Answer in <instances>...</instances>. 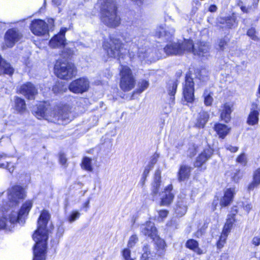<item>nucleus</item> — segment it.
<instances>
[{
	"label": "nucleus",
	"instance_id": "18",
	"mask_svg": "<svg viewBox=\"0 0 260 260\" xmlns=\"http://www.w3.org/2000/svg\"><path fill=\"white\" fill-rule=\"evenodd\" d=\"M209 46L205 42H200L194 45L188 51V52H192L194 55L200 56H207L209 53Z\"/></svg>",
	"mask_w": 260,
	"mask_h": 260
},
{
	"label": "nucleus",
	"instance_id": "28",
	"mask_svg": "<svg viewBox=\"0 0 260 260\" xmlns=\"http://www.w3.org/2000/svg\"><path fill=\"white\" fill-rule=\"evenodd\" d=\"M260 185V168H258L253 172L252 175V181L249 183L247 187L249 192L252 191L254 188Z\"/></svg>",
	"mask_w": 260,
	"mask_h": 260
},
{
	"label": "nucleus",
	"instance_id": "4",
	"mask_svg": "<svg viewBox=\"0 0 260 260\" xmlns=\"http://www.w3.org/2000/svg\"><path fill=\"white\" fill-rule=\"evenodd\" d=\"M31 207V202L28 201L23 204L19 212L12 211L9 214V219L5 216H0V229L11 231L16 223L23 224L24 217L28 214Z\"/></svg>",
	"mask_w": 260,
	"mask_h": 260
},
{
	"label": "nucleus",
	"instance_id": "36",
	"mask_svg": "<svg viewBox=\"0 0 260 260\" xmlns=\"http://www.w3.org/2000/svg\"><path fill=\"white\" fill-rule=\"evenodd\" d=\"M155 240V243L157 248L158 255L161 256L164 254L165 252V247L166 246L165 242L163 239L157 237V236Z\"/></svg>",
	"mask_w": 260,
	"mask_h": 260
},
{
	"label": "nucleus",
	"instance_id": "14",
	"mask_svg": "<svg viewBox=\"0 0 260 260\" xmlns=\"http://www.w3.org/2000/svg\"><path fill=\"white\" fill-rule=\"evenodd\" d=\"M89 87V82L86 78H81L72 82L69 86L71 91L76 93H83Z\"/></svg>",
	"mask_w": 260,
	"mask_h": 260
},
{
	"label": "nucleus",
	"instance_id": "62",
	"mask_svg": "<svg viewBox=\"0 0 260 260\" xmlns=\"http://www.w3.org/2000/svg\"><path fill=\"white\" fill-rule=\"evenodd\" d=\"M217 10V7L215 5H211L209 8V11L211 12H214Z\"/></svg>",
	"mask_w": 260,
	"mask_h": 260
},
{
	"label": "nucleus",
	"instance_id": "49",
	"mask_svg": "<svg viewBox=\"0 0 260 260\" xmlns=\"http://www.w3.org/2000/svg\"><path fill=\"white\" fill-rule=\"evenodd\" d=\"M122 255L125 260H134L131 257V250L125 248L123 250Z\"/></svg>",
	"mask_w": 260,
	"mask_h": 260
},
{
	"label": "nucleus",
	"instance_id": "25",
	"mask_svg": "<svg viewBox=\"0 0 260 260\" xmlns=\"http://www.w3.org/2000/svg\"><path fill=\"white\" fill-rule=\"evenodd\" d=\"M161 185V176L159 171L155 172L153 181L151 184V195L156 197L159 192Z\"/></svg>",
	"mask_w": 260,
	"mask_h": 260
},
{
	"label": "nucleus",
	"instance_id": "31",
	"mask_svg": "<svg viewBox=\"0 0 260 260\" xmlns=\"http://www.w3.org/2000/svg\"><path fill=\"white\" fill-rule=\"evenodd\" d=\"M209 118V114L205 111H201L199 114L196 126L199 128H203Z\"/></svg>",
	"mask_w": 260,
	"mask_h": 260
},
{
	"label": "nucleus",
	"instance_id": "52",
	"mask_svg": "<svg viewBox=\"0 0 260 260\" xmlns=\"http://www.w3.org/2000/svg\"><path fill=\"white\" fill-rule=\"evenodd\" d=\"M52 90L55 93L63 92V89H62V87H61V84L59 83L55 84L53 87Z\"/></svg>",
	"mask_w": 260,
	"mask_h": 260
},
{
	"label": "nucleus",
	"instance_id": "32",
	"mask_svg": "<svg viewBox=\"0 0 260 260\" xmlns=\"http://www.w3.org/2000/svg\"><path fill=\"white\" fill-rule=\"evenodd\" d=\"M14 107L15 110L19 113H22L26 110V104L24 99L18 96L14 98Z\"/></svg>",
	"mask_w": 260,
	"mask_h": 260
},
{
	"label": "nucleus",
	"instance_id": "23",
	"mask_svg": "<svg viewBox=\"0 0 260 260\" xmlns=\"http://www.w3.org/2000/svg\"><path fill=\"white\" fill-rule=\"evenodd\" d=\"M232 105L225 103L221 106L219 109L220 117L225 122L228 123L231 119V114L232 112Z\"/></svg>",
	"mask_w": 260,
	"mask_h": 260
},
{
	"label": "nucleus",
	"instance_id": "35",
	"mask_svg": "<svg viewBox=\"0 0 260 260\" xmlns=\"http://www.w3.org/2000/svg\"><path fill=\"white\" fill-rule=\"evenodd\" d=\"M186 246L198 254L203 253L202 250L199 247L198 242L195 240L189 239L187 240L186 243Z\"/></svg>",
	"mask_w": 260,
	"mask_h": 260
},
{
	"label": "nucleus",
	"instance_id": "5",
	"mask_svg": "<svg viewBox=\"0 0 260 260\" xmlns=\"http://www.w3.org/2000/svg\"><path fill=\"white\" fill-rule=\"evenodd\" d=\"M120 87L124 91L132 89L135 85V79L131 69L126 66H121L119 69Z\"/></svg>",
	"mask_w": 260,
	"mask_h": 260
},
{
	"label": "nucleus",
	"instance_id": "19",
	"mask_svg": "<svg viewBox=\"0 0 260 260\" xmlns=\"http://www.w3.org/2000/svg\"><path fill=\"white\" fill-rule=\"evenodd\" d=\"M141 233L145 236L150 237L153 240L156 238L157 232L154 224L150 221L147 222L141 226Z\"/></svg>",
	"mask_w": 260,
	"mask_h": 260
},
{
	"label": "nucleus",
	"instance_id": "30",
	"mask_svg": "<svg viewBox=\"0 0 260 260\" xmlns=\"http://www.w3.org/2000/svg\"><path fill=\"white\" fill-rule=\"evenodd\" d=\"M178 84L176 81H171L168 84V92L170 96L169 104L173 105L175 101V94Z\"/></svg>",
	"mask_w": 260,
	"mask_h": 260
},
{
	"label": "nucleus",
	"instance_id": "43",
	"mask_svg": "<svg viewBox=\"0 0 260 260\" xmlns=\"http://www.w3.org/2000/svg\"><path fill=\"white\" fill-rule=\"evenodd\" d=\"M229 233H224V231H222L221 235L220 237V239L217 242V247L219 248H222L225 243Z\"/></svg>",
	"mask_w": 260,
	"mask_h": 260
},
{
	"label": "nucleus",
	"instance_id": "29",
	"mask_svg": "<svg viewBox=\"0 0 260 260\" xmlns=\"http://www.w3.org/2000/svg\"><path fill=\"white\" fill-rule=\"evenodd\" d=\"M8 158L7 155L0 153V168L7 169L9 172L12 173L14 170V166L12 163L7 161Z\"/></svg>",
	"mask_w": 260,
	"mask_h": 260
},
{
	"label": "nucleus",
	"instance_id": "27",
	"mask_svg": "<svg viewBox=\"0 0 260 260\" xmlns=\"http://www.w3.org/2000/svg\"><path fill=\"white\" fill-rule=\"evenodd\" d=\"M213 128L219 137L221 139H224L230 130V128L227 125L219 123H215Z\"/></svg>",
	"mask_w": 260,
	"mask_h": 260
},
{
	"label": "nucleus",
	"instance_id": "56",
	"mask_svg": "<svg viewBox=\"0 0 260 260\" xmlns=\"http://www.w3.org/2000/svg\"><path fill=\"white\" fill-rule=\"evenodd\" d=\"M64 228L63 227V226H59L58 229H57V236H58L59 237H60L61 236H62L63 233H64Z\"/></svg>",
	"mask_w": 260,
	"mask_h": 260
},
{
	"label": "nucleus",
	"instance_id": "58",
	"mask_svg": "<svg viewBox=\"0 0 260 260\" xmlns=\"http://www.w3.org/2000/svg\"><path fill=\"white\" fill-rule=\"evenodd\" d=\"M235 23V20L234 19H229L227 20H226V26L228 27H231Z\"/></svg>",
	"mask_w": 260,
	"mask_h": 260
},
{
	"label": "nucleus",
	"instance_id": "11",
	"mask_svg": "<svg viewBox=\"0 0 260 260\" xmlns=\"http://www.w3.org/2000/svg\"><path fill=\"white\" fill-rule=\"evenodd\" d=\"M153 48L146 47L139 48L137 52V57L142 63L151 62L158 59L159 56L154 52Z\"/></svg>",
	"mask_w": 260,
	"mask_h": 260
},
{
	"label": "nucleus",
	"instance_id": "47",
	"mask_svg": "<svg viewBox=\"0 0 260 260\" xmlns=\"http://www.w3.org/2000/svg\"><path fill=\"white\" fill-rule=\"evenodd\" d=\"M255 28L252 27L248 30L247 32V35L252 40L254 41L258 40V38L255 35Z\"/></svg>",
	"mask_w": 260,
	"mask_h": 260
},
{
	"label": "nucleus",
	"instance_id": "55",
	"mask_svg": "<svg viewBox=\"0 0 260 260\" xmlns=\"http://www.w3.org/2000/svg\"><path fill=\"white\" fill-rule=\"evenodd\" d=\"M67 161L66 155L64 154H60L59 155V161L60 163L62 165H66Z\"/></svg>",
	"mask_w": 260,
	"mask_h": 260
},
{
	"label": "nucleus",
	"instance_id": "7",
	"mask_svg": "<svg viewBox=\"0 0 260 260\" xmlns=\"http://www.w3.org/2000/svg\"><path fill=\"white\" fill-rule=\"evenodd\" d=\"M9 205H4L2 209L8 210V207H13L18 204L19 201L23 199L25 197V192L23 187L19 185H14L7 190Z\"/></svg>",
	"mask_w": 260,
	"mask_h": 260
},
{
	"label": "nucleus",
	"instance_id": "20",
	"mask_svg": "<svg viewBox=\"0 0 260 260\" xmlns=\"http://www.w3.org/2000/svg\"><path fill=\"white\" fill-rule=\"evenodd\" d=\"M213 151L210 148H207L197 157L194 162L195 167H201L212 156Z\"/></svg>",
	"mask_w": 260,
	"mask_h": 260
},
{
	"label": "nucleus",
	"instance_id": "63",
	"mask_svg": "<svg viewBox=\"0 0 260 260\" xmlns=\"http://www.w3.org/2000/svg\"><path fill=\"white\" fill-rule=\"evenodd\" d=\"M217 204H218V199H216V200L214 199L213 201L212 205V210L213 211L215 210L216 206H217Z\"/></svg>",
	"mask_w": 260,
	"mask_h": 260
},
{
	"label": "nucleus",
	"instance_id": "61",
	"mask_svg": "<svg viewBox=\"0 0 260 260\" xmlns=\"http://www.w3.org/2000/svg\"><path fill=\"white\" fill-rule=\"evenodd\" d=\"M121 37L123 39L125 43H128L131 41V39L129 38H126V35L122 34Z\"/></svg>",
	"mask_w": 260,
	"mask_h": 260
},
{
	"label": "nucleus",
	"instance_id": "15",
	"mask_svg": "<svg viewBox=\"0 0 260 260\" xmlns=\"http://www.w3.org/2000/svg\"><path fill=\"white\" fill-rule=\"evenodd\" d=\"M22 35L19 31L16 28H11L8 30L5 35L6 45L8 47H12L15 44L19 41Z\"/></svg>",
	"mask_w": 260,
	"mask_h": 260
},
{
	"label": "nucleus",
	"instance_id": "37",
	"mask_svg": "<svg viewBox=\"0 0 260 260\" xmlns=\"http://www.w3.org/2000/svg\"><path fill=\"white\" fill-rule=\"evenodd\" d=\"M82 168L88 171L91 172L92 171V167L91 165V159L88 157H84L83 158L82 164Z\"/></svg>",
	"mask_w": 260,
	"mask_h": 260
},
{
	"label": "nucleus",
	"instance_id": "6",
	"mask_svg": "<svg viewBox=\"0 0 260 260\" xmlns=\"http://www.w3.org/2000/svg\"><path fill=\"white\" fill-rule=\"evenodd\" d=\"M54 73L58 78L68 80L71 79L76 73L75 67L72 63L58 60L54 66Z\"/></svg>",
	"mask_w": 260,
	"mask_h": 260
},
{
	"label": "nucleus",
	"instance_id": "60",
	"mask_svg": "<svg viewBox=\"0 0 260 260\" xmlns=\"http://www.w3.org/2000/svg\"><path fill=\"white\" fill-rule=\"evenodd\" d=\"M48 25L50 27V29H51L54 26V20L53 19H52V18H49L48 19Z\"/></svg>",
	"mask_w": 260,
	"mask_h": 260
},
{
	"label": "nucleus",
	"instance_id": "26",
	"mask_svg": "<svg viewBox=\"0 0 260 260\" xmlns=\"http://www.w3.org/2000/svg\"><path fill=\"white\" fill-rule=\"evenodd\" d=\"M143 253L141 260H155L156 252L152 250V248L149 245H145L143 247Z\"/></svg>",
	"mask_w": 260,
	"mask_h": 260
},
{
	"label": "nucleus",
	"instance_id": "53",
	"mask_svg": "<svg viewBox=\"0 0 260 260\" xmlns=\"http://www.w3.org/2000/svg\"><path fill=\"white\" fill-rule=\"evenodd\" d=\"M226 44L227 41L225 39H222L219 41L218 46L221 50H223L225 48Z\"/></svg>",
	"mask_w": 260,
	"mask_h": 260
},
{
	"label": "nucleus",
	"instance_id": "51",
	"mask_svg": "<svg viewBox=\"0 0 260 260\" xmlns=\"http://www.w3.org/2000/svg\"><path fill=\"white\" fill-rule=\"evenodd\" d=\"M225 148L226 150H229L230 152L232 153H235L237 152L238 149L239 147L237 146H233L230 144H226L225 145Z\"/></svg>",
	"mask_w": 260,
	"mask_h": 260
},
{
	"label": "nucleus",
	"instance_id": "9",
	"mask_svg": "<svg viewBox=\"0 0 260 260\" xmlns=\"http://www.w3.org/2000/svg\"><path fill=\"white\" fill-rule=\"evenodd\" d=\"M192 47V41L184 40L182 43H172L168 44L163 50L168 55H181L185 52H188Z\"/></svg>",
	"mask_w": 260,
	"mask_h": 260
},
{
	"label": "nucleus",
	"instance_id": "8",
	"mask_svg": "<svg viewBox=\"0 0 260 260\" xmlns=\"http://www.w3.org/2000/svg\"><path fill=\"white\" fill-rule=\"evenodd\" d=\"M109 39V42H105L103 44V47L106 50L108 55L113 58L120 57L123 44L119 36L113 35L110 36Z\"/></svg>",
	"mask_w": 260,
	"mask_h": 260
},
{
	"label": "nucleus",
	"instance_id": "24",
	"mask_svg": "<svg viewBox=\"0 0 260 260\" xmlns=\"http://www.w3.org/2000/svg\"><path fill=\"white\" fill-rule=\"evenodd\" d=\"M235 194V188H229L224 192V196L221 199L220 205L221 207H226L230 205L233 201Z\"/></svg>",
	"mask_w": 260,
	"mask_h": 260
},
{
	"label": "nucleus",
	"instance_id": "40",
	"mask_svg": "<svg viewBox=\"0 0 260 260\" xmlns=\"http://www.w3.org/2000/svg\"><path fill=\"white\" fill-rule=\"evenodd\" d=\"M238 206L240 210H243L247 213L252 208L251 204L247 201L238 203Z\"/></svg>",
	"mask_w": 260,
	"mask_h": 260
},
{
	"label": "nucleus",
	"instance_id": "42",
	"mask_svg": "<svg viewBox=\"0 0 260 260\" xmlns=\"http://www.w3.org/2000/svg\"><path fill=\"white\" fill-rule=\"evenodd\" d=\"M80 216V213L78 211H73L69 215L68 220L69 222L72 223L78 219Z\"/></svg>",
	"mask_w": 260,
	"mask_h": 260
},
{
	"label": "nucleus",
	"instance_id": "57",
	"mask_svg": "<svg viewBox=\"0 0 260 260\" xmlns=\"http://www.w3.org/2000/svg\"><path fill=\"white\" fill-rule=\"evenodd\" d=\"M252 243L255 246H258L260 244V237H254L252 239Z\"/></svg>",
	"mask_w": 260,
	"mask_h": 260
},
{
	"label": "nucleus",
	"instance_id": "22",
	"mask_svg": "<svg viewBox=\"0 0 260 260\" xmlns=\"http://www.w3.org/2000/svg\"><path fill=\"white\" fill-rule=\"evenodd\" d=\"M175 29L173 28H164L162 26L157 27L155 30V36L158 38H162L164 40L168 41L172 38L174 35Z\"/></svg>",
	"mask_w": 260,
	"mask_h": 260
},
{
	"label": "nucleus",
	"instance_id": "41",
	"mask_svg": "<svg viewBox=\"0 0 260 260\" xmlns=\"http://www.w3.org/2000/svg\"><path fill=\"white\" fill-rule=\"evenodd\" d=\"M159 157V154L157 153H155L150 158V160L145 167L147 169H149V170H151L154 167V165L157 161L158 158Z\"/></svg>",
	"mask_w": 260,
	"mask_h": 260
},
{
	"label": "nucleus",
	"instance_id": "33",
	"mask_svg": "<svg viewBox=\"0 0 260 260\" xmlns=\"http://www.w3.org/2000/svg\"><path fill=\"white\" fill-rule=\"evenodd\" d=\"M191 168L188 166H181L178 172V179L179 181H183L188 178L190 175Z\"/></svg>",
	"mask_w": 260,
	"mask_h": 260
},
{
	"label": "nucleus",
	"instance_id": "21",
	"mask_svg": "<svg viewBox=\"0 0 260 260\" xmlns=\"http://www.w3.org/2000/svg\"><path fill=\"white\" fill-rule=\"evenodd\" d=\"M173 189L172 185L170 184L165 188V191L161 194V206L169 205L174 199V196L171 192Z\"/></svg>",
	"mask_w": 260,
	"mask_h": 260
},
{
	"label": "nucleus",
	"instance_id": "17",
	"mask_svg": "<svg viewBox=\"0 0 260 260\" xmlns=\"http://www.w3.org/2000/svg\"><path fill=\"white\" fill-rule=\"evenodd\" d=\"M260 108L256 103H252L247 119V123L249 125H254L258 123Z\"/></svg>",
	"mask_w": 260,
	"mask_h": 260
},
{
	"label": "nucleus",
	"instance_id": "38",
	"mask_svg": "<svg viewBox=\"0 0 260 260\" xmlns=\"http://www.w3.org/2000/svg\"><path fill=\"white\" fill-rule=\"evenodd\" d=\"M235 221V219L233 216H231V217H229L226 221V223L224 224L223 227V231H224V233H230L231 230L233 226V224Z\"/></svg>",
	"mask_w": 260,
	"mask_h": 260
},
{
	"label": "nucleus",
	"instance_id": "46",
	"mask_svg": "<svg viewBox=\"0 0 260 260\" xmlns=\"http://www.w3.org/2000/svg\"><path fill=\"white\" fill-rule=\"evenodd\" d=\"M150 171L149 169L145 168L144 171L142 174L140 181L139 182V184L143 187L145 183V181L146 180V178L148 176Z\"/></svg>",
	"mask_w": 260,
	"mask_h": 260
},
{
	"label": "nucleus",
	"instance_id": "34",
	"mask_svg": "<svg viewBox=\"0 0 260 260\" xmlns=\"http://www.w3.org/2000/svg\"><path fill=\"white\" fill-rule=\"evenodd\" d=\"M175 210L178 216L181 217L184 215L187 211L186 202L184 200L178 201Z\"/></svg>",
	"mask_w": 260,
	"mask_h": 260
},
{
	"label": "nucleus",
	"instance_id": "50",
	"mask_svg": "<svg viewBox=\"0 0 260 260\" xmlns=\"http://www.w3.org/2000/svg\"><path fill=\"white\" fill-rule=\"evenodd\" d=\"M138 240V237L136 235L132 236L128 242V246L129 247H133Z\"/></svg>",
	"mask_w": 260,
	"mask_h": 260
},
{
	"label": "nucleus",
	"instance_id": "2",
	"mask_svg": "<svg viewBox=\"0 0 260 260\" xmlns=\"http://www.w3.org/2000/svg\"><path fill=\"white\" fill-rule=\"evenodd\" d=\"M33 112L38 119L44 118L59 124L71 120V113L68 111H66L65 108L60 109L59 107L56 106L52 109L47 102L41 103L37 105L34 107Z\"/></svg>",
	"mask_w": 260,
	"mask_h": 260
},
{
	"label": "nucleus",
	"instance_id": "48",
	"mask_svg": "<svg viewBox=\"0 0 260 260\" xmlns=\"http://www.w3.org/2000/svg\"><path fill=\"white\" fill-rule=\"evenodd\" d=\"M204 103L206 106H210L213 102L212 97L209 94L206 93L204 94Z\"/></svg>",
	"mask_w": 260,
	"mask_h": 260
},
{
	"label": "nucleus",
	"instance_id": "44",
	"mask_svg": "<svg viewBox=\"0 0 260 260\" xmlns=\"http://www.w3.org/2000/svg\"><path fill=\"white\" fill-rule=\"evenodd\" d=\"M149 85V82L147 81L142 80L140 81L138 84L139 88L138 89V92L141 93L148 88Z\"/></svg>",
	"mask_w": 260,
	"mask_h": 260
},
{
	"label": "nucleus",
	"instance_id": "13",
	"mask_svg": "<svg viewBox=\"0 0 260 260\" xmlns=\"http://www.w3.org/2000/svg\"><path fill=\"white\" fill-rule=\"evenodd\" d=\"M17 92L23 94L28 100H32L37 94L38 89L31 82H26L18 88Z\"/></svg>",
	"mask_w": 260,
	"mask_h": 260
},
{
	"label": "nucleus",
	"instance_id": "59",
	"mask_svg": "<svg viewBox=\"0 0 260 260\" xmlns=\"http://www.w3.org/2000/svg\"><path fill=\"white\" fill-rule=\"evenodd\" d=\"M239 209H240L239 208V206H234L232 208L231 213L234 216L238 213V211Z\"/></svg>",
	"mask_w": 260,
	"mask_h": 260
},
{
	"label": "nucleus",
	"instance_id": "3",
	"mask_svg": "<svg viewBox=\"0 0 260 260\" xmlns=\"http://www.w3.org/2000/svg\"><path fill=\"white\" fill-rule=\"evenodd\" d=\"M99 4L102 22L110 28L118 27L121 19L117 13L115 0H100Z\"/></svg>",
	"mask_w": 260,
	"mask_h": 260
},
{
	"label": "nucleus",
	"instance_id": "1",
	"mask_svg": "<svg viewBox=\"0 0 260 260\" xmlns=\"http://www.w3.org/2000/svg\"><path fill=\"white\" fill-rule=\"evenodd\" d=\"M50 218L48 211L42 212L38 220V229L32 236L36 245L34 249L33 260H46L45 251L48 240V230L46 225Z\"/></svg>",
	"mask_w": 260,
	"mask_h": 260
},
{
	"label": "nucleus",
	"instance_id": "64",
	"mask_svg": "<svg viewBox=\"0 0 260 260\" xmlns=\"http://www.w3.org/2000/svg\"><path fill=\"white\" fill-rule=\"evenodd\" d=\"M241 10L244 12V13H248L249 11V8H246L245 6H241Z\"/></svg>",
	"mask_w": 260,
	"mask_h": 260
},
{
	"label": "nucleus",
	"instance_id": "45",
	"mask_svg": "<svg viewBox=\"0 0 260 260\" xmlns=\"http://www.w3.org/2000/svg\"><path fill=\"white\" fill-rule=\"evenodd\" d=\"M236 161L243 166H246L247 160L245 154L242 153L239 155L236 159Z\"/></svg>",
	"mask_w": 260,
	"mask_h": 260
},
{
	"label": "nucleus",
	"instance_id": "12",
	"mask_svg": "<svg viewBox=\"0 0 260 260\" xmlns=\"http://www.w3.org/2000/svg\"><path fill=\"white\" fill-rule=\"evenodd\" d=\"M49 26L43 20L35 19L30 24V30L36 36H43L48 34Z\"/></svg>",
	"mask_w": 260,
	"mask_h": 260
},
{
	"label": "nucleus",
	"instance_id": "10",
	"mask_svg": "<svg viewBox=\"0 0 260 260\" xmlns=\"http://www.w3.org/2000/svg\"><path fill=\"white\" fill-rule=\"evenodd\" d=\"M66 28H61L60 32L54 36L49 42V46L52 48H58L64 47L63 51L67 53L68 56H70L73 54L74 45L72 43L69 44L70 47H66L65 43V33L67 31Z\"/></svg>",
	"mask_w": 260,
	"mask_h": 260
},
{
	"label": "nucleus",
	"instance_id": "39",
	"mask_svg": "<svg viewBox=\"0 0 260 260\" xmlns=\"http://www.w3.org/2000/svg\"><path fill=\"white\" fill-rule=\"evenodd\" d=\"M208 76L209 72L206 69H202L199 71L197 75L199 79L203 81H206L208 78Z\"/></svg>",
	"mask_w": 260,
	"mask_h": 260
},
{
	"label": "nucleus",
	"instance_id": "16",
	"mask_svg": "<svg viewBox=\"0 0 260 260\" xmlns=\"http://www.w3.org/2000/svg\"><path fill=\"white\" fill-rule=\"evenodd\" d=\"M183 94L185 100L191 102L194 99V82L189 75H186L183 87Z\"/></svg>",
	"mask_w": 260,
	"mask_h": 260
},
{
	"label": "nucleus",
	"instance_id": "54",
	"mask_svg": "<svg viewBox=\"0 0 260 260\" xmlns=\"http://www.w3.org/2000/svg\"><path fill=\"white\" fill-rule=\"evenodd\" d=\"M158 213L159 216L162 218H166L168 214V211L166 210H160Z\"/></svg>",
	"mask_w": 260,
	"mask_h": 260
}]
</instances>
